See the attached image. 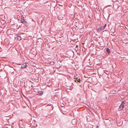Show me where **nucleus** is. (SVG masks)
Returning <instances> with one entry per match:
<instances>
[{
    "label": "nucleus",
    "instance_id": "nucleus-11",
    "mask_svg": "<svg viewBox=\"0 0 128 128\" xmlns=\"http://www.w3.org/2000/svg\"><path fill=\"white\" fill-rule=\"evenodd\" d=\"M106 52H107L108 53H110V50L108 48H107L106 49Z\"/></svg>",
    "mask_w": 128,
    "mask_h": 128
},
{
    "label": "nucleus",
    "instance_id": "nucleus-10",
    "mask_svg": "<svg viewBox=\"0 0 128 128\" xmlns=\"http://www.w3.org/2000/svg\"><path fill=\"white\" fill-rule=\"evenodd\" d=\"M34 76H36V78H35L36 79H37L38 78V74H36L34 75Z\"/></svg>",
    "mask_w": 128,
    "mask_h": 128
},
{
    "label": "nucleus",
    "instance_id": "nucleus-4",
    "mask_svg": "<svg viewBox=\"0 0 128 128\" xmlns=\"http://www.w3.org/2000/svg\"><path fill=\"white\" fill-rule=\"evenodd\" d=\"M27 65L26 64L24 63L21 66V68H26V67Z\"/></svg>",
    "mask_w": 128,
    "mask_h": 128
},
{
    "label": "nucleus",
    "instance_id": "nucleus-13",
    "mask_svg": "<svg viewBox=\"0 0 128 128\" xmlns=\"http://www.w3.org/2000/svg\"><path fill=\"white\" fill-rule=\"evenodd\" d=\"M32 66H34V65H32Z\"/></svg>",
    "mask_w": 128,
    "mask_h": 128
},
{
    "label": "nucleus",
    "instance_id": "nucleus-5",
    "mask_svg": "<svg viewBox=\"0 0 128 128\" xmlns=\"http://www.w3.org/2000/svg\"><path fill=\"white\" fill-rule=\"evenodd\" d=\"M102 28V26H100V28H98L97 29V31H101L102 30H104V29Z\"/></svg>",
    "mask_w": 128,
    "mask_h": 128
},
{
    "label": "nucleus",
    "instance_id": "nucleus-6",
    "mask_svg": "<svg viewBox=\"0 0 128 128\" xmlns=\"http://www.w3.org/2000/svg\"><path fill=\"white\" fill-rule=\"evenodd\" d=\"M34 89H32V93H33L34 94V96H35V93H36V91H37L36 90H37V89H35V90H34Z\"/></svg>",
    "mask_w": 128,
    "mask_h": 128
},
{
    "label": "nucleus",
    "instance_id": "nucleus-14",
    "mask_svg": "<svg viewBox=\"0 0 128 128\" xmlns=\"http://www.w3.org/2000/svg\"><path fill=\"white\" fill-rule=\"evenodd\" d=\"M31 128H32V127Z\"/></svg>",
    "mask_w": 128,
    "mask_h": 128
},
{
    "label": "nucleus",
    "instance_id": "nucleus-12",
    "mask_svg": "<svg viewBox=\"0 0 128 128\" xmlns=\"http://www.w3.org/2000/svg\"><path fill=\"white\" fill-rule=\"evenodd\" d=\"M106 25V24H105V25L104 26H102V28H103L104 29L105 28Z\"/></svg>",
    "mask_w": 128,
    "mask_h": 128
},
{
    "label": "nucleus",
    "instance_id": "nucleus-8",
    "mask_svg": "<svg viewBox=\"0 0 128 128\" xmlns=\"http://www.w3.org/2000/svg\"><path fill=\"white\" fill-rule=\"evenodd\" d=\"M25 20L24 19H22V17L21 19L20 20L21 22L23 23L24 22Z\"/></svg>",
    "mask_w": 128,
    "mask_h": 128
},
{
    "label": "nucleus",
    "instance_id": "nucleus-1",
    "mask_svg": "<svg viewBox=\"0 0 128 128\" xmlns=\"http://www.w3.org/2000/svg\"><path fill=\"white\" fill-rule=\"evenodd\" d=\"M124 103L123 102H122L118 110H121L123 109L124 106Z\"/></svg>",
    "mask_w": 128,
    "mask_h": 128
},
{
    "label": "nucleus",
    "instance_id": "nucleus-3",
    "mask_svg": "<svg viewBox=\"0 0 128 128\" xmlns=\"http://www.w3.org/2000/svg\"><path fill=\"white\" fill-rule=\"evenodd\" d=\"M76 80H74V81L76 82H78L80 83V79L78 78H77L76 79Z\"/></svg>",
    "mask_w": 128,
    "mask_h": 128
},
{
    "label": "nucleus",
    "instance_id": "nucleus-9",
    "mask_svg": "<svg viewBox=\"0 0 128 128\" xmlns=\"http://www.w3.org/2000/svg\"><path fill=\"white\" fill-rule=\"evenodd\" d=\"M17 39L18 40H21V38L20 37V36H18L17 37Z\"/></svg>",
    "mask_w": 128,
    "mask_h": 128
},
{
    "label": "nucleus",
    "instance_id": "nucleus-2",
    "mask_svg": "<svg viewBox=\"0 0 128 128\" xmlns=\"http://www.w3.org/2000/svg\"><path fill=\"white\" fill-rule=\"evenodd\" d=\"M37 91H36V93L35 94V95H42L43 94V92L42 91H38V90H36Z\"/></svg>",
    "mask_w": 128,
    "mask_h": 128
},
{
    "label": "nucleus",
    "instance_id": "nucleus-7",
    "mask_svg": "<svg viewBox=\"0 0 128 128\" xmlns=\"http://www.w3.org/2000/svg\"><path fill=\"white\" fill-rule=\"evenodd\" d=\"M33 52L34 53H32V54H33L35 55V56H36V54L37 53L36 51V50H35V51H33Z\"/></svg>",
    "mask_w": 128,
    "mask_h": 128
}]
</instances>
